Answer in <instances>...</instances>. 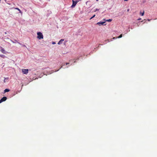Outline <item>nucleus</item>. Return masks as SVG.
<instances>
[{
	"mask_svg": "<svg viewBox=\"0 0 157 157\" xmlns=\"http://www.w3.org/2000/svg\"><path fill=\"white\" fill-rule=\"evenodd\" d=\"M0 56L3 58H5L6 57L4 55H0Z\"/></svg>",
	"mask_w": 157,
	"mask_h": 157,
	"instance_id": "9b49d317",
	"label": "nucleus"
},
{
	"mask_svg": "<svg viewBox=\"0 0 157 157\" xmlns=\"http://www.w3.org/2000/svg\"><path fill=\"white\" fill-rule=\"evenodd\" d=\"M141 20V18H140H140L138 19V20Z\"/></svg>",
	"mask_w": 157,
	"mask_h": 157,
	"instance_id": "5701e85b",
	"label": "nucleus"
},
{
	"mask_svg": "<svg viewBox=\"0 0 157 157\" xmlns=\"http://www.w3.org/2000/svg\"><path fill=\"white\" fill-rule=\"evenodd\" d=\"M14 9H16V10H18L19 11V13H21V14L22 13L21 12V11L18 8H15Z\"/></svg>",
	"mask_w": 157,
	"mask_h": 157,
	"instance_id": "1a4fd4ad",
	"label": "nucleus"
},
{
	"mask_svg": "<svg viewBox=\"0 0 157 157\" xmlns=\"http://www.w3.org/2000/svg\"><path fill=\"white\" fill-rule=\"evenodd\" d=\"M95 16V15H94L92 17H91L90 19H92V18H93Z\"/></svg>",
	"mask_w": 157,
	"mask_h": 157,
	"instance_id": "2eb2a0df",
	"label": "nucleus"
},
{
	"mask_svg": "<svg viewBox=\"0 0 157 157\" xmlns=\"http://www.w3.org/2000/svg\"><path fill=\"white\" fill-rule=\"evenodd\" d=\"M7 99V98L6 97H4L0 100V103L3 101H5Z\"/></svg>",
	"mask_w": 157,
	"mask_h": 157,
	"instance_id": "20e7f679",
	"label": "nucleus"
},
{
	"mask_svg": "<svg viewBox=\"0 0 157 157\" xmlns=\"http://www.w3.org/2000/svg\"><path fill=\"white\" fill-rule=\"evenodd\" d=\"M59 69H58V70H57V71H55V72L57 71H59Z\"/></svg>",
	"mask_w": 157,
	"mask_h": 157,
	"instance_id": "4be33fe9",
	"label": "nucleus"
},
{
	"mask_svg": "<svg viewBox=\"0 0 157 157\" xmlns=\"http://www.w3.org/2000/svg\"><path fill=\"white\" fill-rule=\"evenodd\" d=\"M98 9H95V10L94 11V12H95L98 10Z\"/></svg>",
	"mask_w": 157,
	"mask_h": 157,
	"instance_id": "dca6fc26",
	"label": "nucleus"
},
{
	"mask_svg": "<svg viewBox=\"0 0 157 157\" xmlns=\"http://www.w3.org/2000/svg\"><path fill=\"white\" fill-rule=\"evenodd\" d=\"M122 35L121 34L118 37H114L111 40V41H112L113 39H117V38H121L122 37Z\"/></svg>",
	"mask_w": 157,
	"mask_h": 157,
	"instance_id": "0eeeda50",
	"label": "nucleus"
},
{
	"mask_svg": "<svg viewBox=\"0 0 157 157\" xmlns=\"http://www.w3.org/2000/svg\"><path fill=\"white\" fill-rule=\"evenodd\" d=\"M65 65V64H62V66H64Z\"/></svg>",
	"mask_w": 157,
	"mask_h": 157,
	"instance_id": "aec40b11",
	"label": "nucleus"
},
{
	"mask_svg": "<svg viewBox=\"0 0 157 157\" xmlns=\"http://www.w3.org/2000/svg\"><path fill=\"white\" fill-rule=\"evenodd\" d=\"M98 0H96V1H98Z\"/></svg>",
	"mask_w": 157,
	"mask_h": 157,
	"instance_id": "cd10ccee",
	"label": "nucleus"
},
{
	"mask_svg": "<svg viewBox=\"0 0 157 157\" xmlns=\"http://www.w3.org/2000/svg\"><path fill=\"white\" fill-rule=\"evenodd\" d=\"M105 21H100L97 23V24L98 25H105V24H104L105 23Z\"/></svg>",
	"mask_w": 157,
	"mask_h": 157,
	"instance_id": "39448f33",
	"label": "nucleus"
},
{
	"mask_svg": "<svg viewBox=\"0 0 157 157\" xmlns=\"http://www.w3.org/2000/svg\"><path fill=\"white\" fill-rule=\"evenodd\" d=\"M28 69H23L22 72L24 74H27L28 73Z\"/></svg>",
	"mask_w": 157,
	"mask_h": 157,
	"instance_id": "423d86ee",
	"label": "nucleus"
},
{
	"mask_svg": "<svg viewBox=\"0 0 157 157\" xmlns=\"http://www.w3.org/2000/svg\"><path fill=\"white\" fill-rule=\"evenodd\" d=\"M69 63H66V65H68V66H67L66 67L67 68V67H69Z\"/></svg>",
	"mask_w": 157,
	"mask_h": 157,
	"instance_id": "4468645a",
	"label": "nucleus"
},
{
	"mask_svg": "<svg viewBox=\"0 0 157 157\" xmlns=\"http://www.w3.org/2000/svg\"><path fill=\"white\" fill-rule=\"evenodd\" d=\"M144 14V11H143V13H141V12L140 13V14L141 16H143Z\"/></svg>",
	"mask_w": 157,
	"mask_h": 157,
	"instance_id": "ddd939ff",
	"label": "nucleus"
},
{
	"mask_svg": "<svg viewBox=\"0 0 157 157\" xmlns=\"http://www.w3.org/2000/svg\"><path fill=\"white\" fill-rule=\"evenodd\" d=\"M9 91H10V90L7 89H5L4 91L5 93L8 92Z\"/></svg>",
	"mask_w": 157,
	"mask_h": 157,
	"instance_id": "f8f14e48",
	"label": "nucleus"
},
{
	"mask_svg": "<svg viewBox=\"0 0 157 157\" xmlns=\"http://www.w3.org/2000/svg\"><path fill=\"white\" fill-rule=\"evenodd\" d=\"M22 46H23V47H26V48H27L26 47V46H25V45H23V44H22Z\"/></svg>",
	"mask_w": 157,
	"mask_h": 157,
	"instance_id": "f3484780",
	"label": "nucleus"
},
{
	"mask_svg": "<svg viewBox=\"0 0 157 157\" xmlns=\"http://www.w3.org/2000/svg\"><path fill=\"white\" fill-rule=\"evenodd\" d=\"M64 39H62L58 42V44H62L63 43V42L64 41Z\"/></svg>",
	"mask_w": 157,
	"mask_h": 157,
	"instance_id": "6e6552de",
	"label": "nucleus"
},
{
	"mask_svg": "<svg viewBox=\"0 0 157 157\" xmlns=\"http://www.w3.org/2000/svg\"><path fill=\"white\" fill-rule=\"evenodd\" d=\"M107 41H108V42H109L110 41L109 40H107Z\"/></svg>",
	"mask_w": 157,
	"mask_h": 157,
	"instance_id": "393cba45",
	"label": "nucleus"
},
{
	"mask_svg": "<svg viewBox=\"0 0 157 157\" xmlns=\"http://www.w3.org/2000/svg\"><path fill=\"white\" fill-rule=\"evenodd\" d=\"M52 72H53V71H52V72L51 73H50H50H49L48 74H51L52 73Z\"/></svg>",
	"mask_w": 157,
	"mask_h": 157,
	"instance_id": "b1692460",
	"label": "nucleus"
},
{
	"mask_svg": "<svg viewBox=\"0 0 157 157\" xmlns=\"http://www.w3.org/2000/svg\"><path fill=\"white\" fill-rule=\"evenodd\" d=\"M56 44V43L55 42H52V44Z\"/></svg>",
	"mask_w": 157,
	"mask_h": 157,
	"instance_id": "a211bd4d",
	"label": "nucleus"
},
{
	"mask_svg": "<svg viewBox=\"0 0 157 157\" xmlns=\"http://www.w3.org/2000/svg\"><path fill=\"white\" fill-rule=\"evenodd\" d=\"M125 1H127L128 0H124Z\"/></svg>",
	"mask_w": 157,
	"mask_h": 157,
	"instance_id": "bb28decb",
	"label": "nucleus"
},
{
	"mask_svg": "<svg viewBox=\"0 0 157 157\" xmlns=\"http://www.w3.org/2000/svg\"><path fill=\"white\" fill-rule=\"evenodd\" d=\"M18 43L19 44H20V45H22L20 43L18 42Z\"/></svg>",
	"mask_w": 157,
	"mask_h": 157,
	"instance_id": "6ab92c4d",
	"label": "nucleus"
},
{
	"mask_svg": "<svg viewBox=\"0 0 157 157\" xmlns=\"http://www.w3.org/2000/svg\"><path fill=\"white\" fill-rule=\"evenodd\" d=\"M38 35L37 38L39 39H42L43 38V36L41 33L39 32H38L37 33Z\"/></svg>",
	"mask_w": 157,
	"mask_h": 157,
	"instance_id": "f257e3e1",
	"label": "nucleus"
},
{
	"mask_svg": "<svg viewBox=\"0 0 157 157\" xmlns=\"http://www.w3.org/2000/svg\"><path fill=\"white\" fill-rule=\"evenodd\" d=\"M78 2V1H74V0H72L73 3L71 6V7L73 8L75 7Z\"/></svg>",
	"mask_w": 157,
	"mask_h": 157,
	"instance_id": "f03ea898",
	"label": "nucleus"
},
{
	"mask_svg": "<svg viewBox=\"0 0 157 157\" xmlns=\"http://www.w3.org/2000/svg\"><path fill=\"white\" fill-rule=\"evenodd\" d=\"M103 20L104 21H108V22H111L112 20V19H108V20H105V19H104Z\"/></svg>",
	"mask_w": 157,
	"mask_h": 157,
	"instance_id": "9d476101",
	"label": "nucleus"
},
{
	"mask_svg": "<svg viewBox=\"0 0 157 157\" xmlns=\"http://www.w3.org/2000/svg\"><path fill=\"white\" fill-rule=\"evenodd\" d=\"M0 49L1 52L3 54H6L7 52L4 49L1 47H0Z\"/></svg>",
	"mask_w": 157,
	"mask_h": 157,
	"instance_id": "7ed1b4c3",
	"label": "nucleus"
},
{
	"mask_svg": "<svg viewBox=\"0 0 157 157\" xmlns=\"http://www.w3.org/2000/svg\"><path fill=\"white\" fill-rule=\"evenodd\" d=\"M62 67H63V66H62L60 67V69H61V68H62Z\"/></svg>",
	"mask_w": 157,
	"mask_h": 157,
	"instance_id": "412c9836",
	"label": "nucleus"
},
{
	"mask_svg": "<svg viewBox=\"0 0 157 157\" xmlns=\"http://www.w3.org/2000/svg\"><path fill=\"white\" fill-rule=\"evenodd\" d=\"M5 34H6V32H5Z\"/></svg>",
	"mask_w": 157,
	"mask_h": 157,
	"instance_id": "a878e982",
	"label": "nucleus"
}]
</instances>
